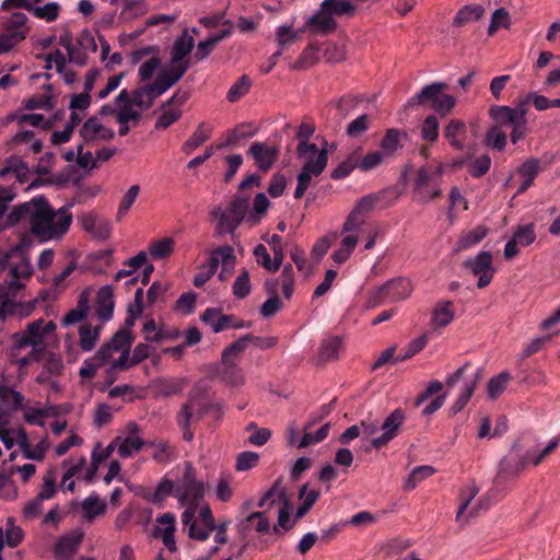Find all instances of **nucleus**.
Returning a JSON list of instances; mask_svg holds the SVG:
<instances>
[{
	"mask_svg": "<svg viewBox=\"0 0 560 560\" xmlns=\"http://www.w3.org/2000/svg\"><path fill=\"white\" fill-rule=\"evenodd\" d=\"M447 84L443 82H433L422 88L407 103L409 107L430 105L435 112L445 115L455 106V98L445 93Z\"/></svg>",
	"mask_w": 560,
	"mask_h": 560,
	"instance_id": "3",
	"label": "nucleus"
},
{
	"mask_svg": "<svg viewBox=\"0 0 560 560\" xmlns=\"http://www.w3.org/2000/svg\"><path fill=\"white\" fill-rule=\"evenodd\" d=\"M259 460V455L255 452L246 451L238 454L235 468L238 471H246L254 468Z\"/></svg>",
	"mask_w": 560,
	"mask_h": 560,
	"instance_id": "61",
	"label": "nucleus"
},
{
	"mask_svg": "<svg viewBox=\"0 0 560 560\" xmlns=\"http://www.w3.org/2000/svg\"><path fill=\"white\" fill-rule=\"evenodd\" d=\"M90 311V291L83 290L78 299L77 306L70 310L62 319L63 326H71L82 322Z\"/></svg>",
	"mask_w": 560,
	"mask_h": 560,
	"instance_id": "22",
	"label": "nucleus"
},
{
	"mask_svg": "<svg viewBox=\"0 0 560 560\" xmlns=\"http://www.w3.org/2000/svg\"><path fill=\"white\" fill-rule=\"evenodd\" d=\"M452 302L445 301L439 303L433 311L432 320L438 327H445L454 319Z\"/></svg>",
	"mask_w": 560,
	"mask_h": 560,
	"instance_id": "35",
	"label": "nucleus"
},
{
	"mask_svg": "<svg viewBox=\"0 0 560 560\" xmlns=\"http://www.w3.org/2000/svg\"><path fill=\"white\" fill-rule=\"evenodd\" d=\"M161 67V58L158 55L152 56L149 60L144 61L138 70L141 81L148 82L152 79L154 72Z\"/></svg>",
	"mask_w": 560,
	"mask_h": 560,
	"instance_id": "55",
	"label": "nucleus"
},
{
	"mask_svg": "<svg viewBox=\"0 0 560 560\" xmlns=\"http://www.w3.org/2000/svg\"><path fill=\"white\" fill-rule=\"evenodd\" d=\"M486 143L499 151L503 150L506 145V135L500 131L497 126L491 127L486 135Z\"/></svg>",
	"mask_w": 560,
	"mask_h": 560,
	"instance_id": "58",
	"label": "nucleus"
},
{
	"mask_svg": "<svg viewBox=\"0 0 560 560\" xmlns=\"http://www.w3.org/2000/svg\"><path fill=\"white\" fill-rule=\"evenodd\" d=\"M211 131L212 128L206 122L199 124L194 133L183 143V152L187 155L191 154L210 138Z\"/></svg>",
	"mask_w": 560,
	"mask_h": 560,
	"instance_id": "26",
	"label": "nucleus"
},
{
	"mask_svg": "<svg viewBox=\"0 0 560 560\" xmlns=\"http://www.w3.org/2000/svg\"><path fill=\"white\" fill-rule=\"evenodd\" d=\"M412 292V284L407 278H395L371 293L369 305L380 306L386 302H397L407 299Z\"/></svg>",
	"mask_w": 560,
	"mask_h": 560,
	"instance_id": "6",
	"label": "nucleus"
},
{
	"mask_svg": "<svg viewBox=\"0 0 560 560\" xmlns=\"http://www.w3.org/2000/svg\"><path fill=\"white\" fill-rule=\"evenodd\" d=\"M101 327L93 328L90 324H83L79 329L80 347L83 351H91L98 339Z\"/></svg>",
	"mask_w": 560,
	"mask_h": 560,
	"instance_id": "34",
	"label": "nucleus"
},
{
	"mask_svg": "<svg viewBox=\"0 0 560 560\" xmlns=\"http://www.w3.org/2000/svg\"><path fill=\"white\" fill-rule=\"evenodd\" d=\"M252 85L250 79L243 74L228 91L226 98L231 103L237 102L249 91Z\"/></svg>",
	"mask_w": 560,
	"mask_h": 560,
	"instance_id": "42",
	"label": "nucleus"
},
{
	"mask_svg": "<svg viewBox=\"0 0 560 560\" xmlns=\"http://www.w3.org/2000/svg\"><path fill=\"white\" fill-rule=\"evenodd\" d=\"M330 430V423L327 422L324 425H322L315 433L305 432L299 443V447H307L313 444H317L322 441H324Z\"/></svg>",
	"mask_w": 560,
	"mask_h": 560,
	"instance_id": "49",
	"label": "nucleus"
},
{
	"mask_svg": "<svg viewBox=\"0 0 560 560\" xmlns=\"http://www.w3.org/2000/svg\"><path fill=\"white\" fill-rule=\"evenodd\" d=\"M267 242L273 253V270H279L284 259L282 237L278 234H272Z\"/></svg>",
	"mask_w": 560,
	"mask_h": 560,
	"instance_id": "57",
	"label": "nucleus"
},
{
	"mask_svg": "<svg viewBox=\"0 0 560 560\" xmlns=\"http://www.w3.org/2000/svg\"><path fill=\"white\" fill-rule=\"evenodd\" d=\"M440 125L434 115H429L421 125L422 139L434 143L439 138Z\"/></svg>",
	"mask_w": 560,
	"mask_h": 560,
	"instance_id": "44",
	"label": "nucleus"
},
{
	"mask_svg": "<svg viewBox=\"0 0 560 560\" xmlns=\"http://www.w3.org/2000/svg\"><path fill=\"white\" fill-rule=\"evenodd\" d=\"M490 116L498 124L511 127L523 118L522 110H514L510 106H492L490 108Z\"/></svg>",
	"mask_w": 560,
	"mask_h": 560,
	"instance_id": "28",
	"label": "nucleus"
},
{
	"mask_svg": "<svg viewBox=\"0 0 560 560\" xmlns=\"http://www.w3.org/2000/svg\"><path fill=\"white\" fill-rule=\"evenodd\" d=\"M481 378V369H478L475 373L474 380L467 382L463 392L459 394L458 398L455 400L453 406L451 407V411L456 415L462 411L465 406L468 404L469 399L475 393L476 385Z\"/></svg>",
	"mask_w": 560,
	"mask_h": 560,
	"instance_id": "30",
	"label": "nucleus"
},
{
	"mask_svg": "<svg viewBox=\"0 0 560 560\" xmlns=\"http://www.w3.org/2000/svg\"><path fill=\"white\" fill-rule=\"evenodd\" d=\"M194 45V38L189 36L187 32H184L182 36L177 37L174 42L171 54V63L189 62L185 58L188 54H190Z\"/></svg>",
	"mask_w": 560,
	"mask_h": 560,
	"instance_id": "24",
	"label": "nucleus"
},
{
	"mask_svg": "<svg viewBox=\"0 0 560 560\" xmlns=\"http://www.w3.org/2000/svg\"><path fill=\"white\" fill-rule=\"evenodd\" d=\"M247 155L252 156L259 171L268 172L279 155V149L265 142H253L247 150Z\"/></svg>",
	"mask_w": 560,
	"mask_h": 560,
	"instance_id": "10",
	"label": "nucleus"
},
{
	"mask_svg": "<svg viewBox=\"0 0 560 560\" xmlns=\"http://www.w3.org/2000/svg\"><path fill=\"white\" fill-rule=\"evenodd\" d=\"M114 294L109 285L102 287L96 295V315L102 322H108L114 313Z\"/></svg>",
	"mask_w": 560,
	"mask_h": 560,
	"instance_id": "20",
	"label": "nucleus"
},
{
	"mask_svg": "<svg viewBox=\"0 0 560 560\" xmlns=\"http://www.w3.org/2000/svg\"><path fill=\"white\" fill-rule=\"evenodd\" d=\"M220 262H222L223 270H229L234 267L235 255L233 247L221 246L215 248L209 257L206 272L212 277L217 272Z\"/></svg>",
	"mask_w": 560,
	"mask_h": 560,
	"instance_id": "14",
	"label": "nucleus"
},
{
	"mask_svg": "<svg viewBox=\"0 0 560 560\" xmlns=\"http://www.w3.org/2000/svg\"><path fill=\"white\" fill-rule=\"evenodd\" d=\"M200 319L218 334L229 329L232 322H235V316L222 314L220 308L209 307L200 315Z\"/></svg>",
	"mask_w": 560,
	"mask_h": 560,
	"instance_id": "18",
	"label": "nucleus"
},
{
	"mask_svg": "<svg viewBox=\"0 0 560 560\" xmlns=\"http://www.w3.org/2000/svg\"><path fill=\"white\" fill-rule=\"evenodd\" d=\"M491 166V159L488 154H483L475 159L468 166V173L474 178H479L483 176Z\"/></svg>",
	"mask_w": 560,
	"mask_h": 560,
	"instance_id": "53",
	"label": "nucleus"
},
{
	"mask_svg": "<svg viewBox=\"0 0 560 560\" xmlns=\"http://www.w3.org/2000/svg\"><path fill=\"white\" fill-rule=\"evenodd\" d=\"M32 10L37 19H43L46 22H54L58 19L60 5L57 2H48L44 7H36Z\"/></svg>",
	"mask_w": 560,
	"mask_h": 560,
	"instance_id": "51",
	"label": "nucleus"
},
{
	"mask_svg": "<svg viewBox=\"0 0 560 560\" xmlns=\"http://www.w3.org/2000/svg\"><path fill=\"white\" fill-rule=\"evenodd\" d=\"M319 51V46L316 44H308L302 51L295 67L296 68H306L314 65L317 60V54Z\"/></svg>",
	"mask_w": 560,
	"mask_h": 560,
	"instance_id": "59",
	"label": "nucleus"
},
{
	"mask_svg": "<svg viewBox=\"0 0 560 560\" xmlns=\"http://www.w3.org/2000/svg\"><path fill=\"white\" fill-rule=\"evenodd\" d=\"M442 172V165L438 166L434 171L425 166L417 171L412 190L413 199L417 202L428 203L442 196V190L440 189Z\"/></svg>",
	"mask_w": 560,
	"mask_h": 560,
	"instance_id": "5",
	"label": "nucleus"
},
{
	"mask_svg": "<svg viewBox=\"0 0 560 560\" xmlns=\"http://www.w3.org/2000/svg\"><path fill=\"white\" fill-rule=\"evenodd\" d=\"M83 537L84 533L80 528L62 535L57 540L55 547V558H72L77 550L80 548Z\"/></svg>",
	"mask_w": 560,
	"mask_h": 560,
	"instance_id": "13",
	"label": "nucleus"
},
{
	"mask_svg": "<svg viewBox=\"0 0 560 560\" xmlns=\"http://www.w3.org/2000/svg\"><path fill=\"white\" fill-rule=\"evenodd\" d=\"M511 375L508 372H502L492 377L488 383V395L491 399L498 398L506 388Z\"/></svg>",
	"mask_w": 560,
	"mask_h": 560,
	"instance_id": "45",
	"label": "nucleus"
},
{
	"mask_svg": "<svg viewBox=\"0 0 560 560\" xmlns=\"http://www.w3.org/2000/svg\"><path fill=\"white\" fill-rule=\"evenodd\" d=\"M266 290L271 296L264 302L260 308V313L264 317H272L281 308L282 303L278 296L277 289L271 284L270 281L266 282Z\"/></svg>",
	"mask_w": 560,
	"mask_h": 560,
	"instance_id": "33",
	"label": "nucleus"
},
{
	"mask_svg": "<svg viewBox=\"0 0 560 560\" xmlns=\"http://www.w3.org/2000/svg\"><path fill=\"white\" fill-rule=\"evenodd\" d=\"M304 159L305 163L298 175V182L310 186L312 176H319L324 172L328 162V150L324 148L316 156L308 155Z\"/></svg>",
	"mask_w": 560,
	"mask_h": 560,
	"instance_id": "12",
	"label": "nucleus"
},
{
	"mask_svg": "<svg viewBox=\"0 0 560 560\" xmlns=\"http://www.w3.org/2000/svg\"><path fill=\"white\" fill-rule=\"evenodd\" d=\"M512 238L520 246H529L530 244H533L536 240V232H535L534 223L518 225L515 229Z\"/></svg>",
	"mask_w": 560,
	"mask_h": 560,
	"instance_id": "43",
	"label": "nucleus"
},
{
	"mask_svg": "<svg viewBox=\"0 0 560 560\" xmlns=\"http://www.w3.org/2000/svg\"><path fill=\"white\" fill-rule=\"evenodd\" d=\"M71 205L57 211L44 196H36L27 202L15 206L8 215L11 225L28 220L30 233L39 243L58 241L65 236L72 223Z\"/></svg>",
	"mask_w": 560,
	"mask_h": 560,
	"instance_id": "1",
	"label": "nucleus"
},
{
	"mask_svg": "<svg viewBox=\"0 0 560 560\" xmlns=\"http://www.w3.org/2000/svg\"><path fill=\"white\" fill-rule=\"evenodd\" d=\"M407 137V133L398 129H388L381 141V148L386 154H393L402 147L401 140Z\"/></svg>",
	"mask_w": 560,
	"mask_h": 560,
	"instance_id": "31",
	"label": "nucleus"
},
{
	"mask_svg": "<svg viewBox=\"0 0 560 560\" xmlns=\"http://www.w3.org/2000/svg\"><path fill=\"white\" fill-rule=\"evenodd\" d=\"M232 290L233 294L237 299H244L250 293L252 285L249 280V273L246 269H243L241 273L237 276L233 283Z\"/></svg>",
	"mask_w": 560,
	"mask_h": 560,
	"instance_id": "48",
	"label": "nucleus"
},
{
	"mask_svg": "<svg viewBox=\"0 0 560 560\" xmlns=\"http://www.w3.org/2000/svg\"><path fill=\"white\" fill-rule=\"evenodd\" d=\"M165 93V90H162V86L159 84L156 80L151 83H147L143 85V95H144V104L145 109H149L153 102L161 95Z\"/></svg>",
	"mask_w": 560,
	"mask_h": 560,
	"instance_id": "62",
	"label": "nucleus"
},
{
	"mask_svg": "<svg viewBox=\"0 0 560 560\" xmlns=\"http://www.w3.org/2000/svg\"><path fill=\"white\" fill-rule=\"evenodd\" d=\"M434 472L435 469L430 465L415 467L405 482V488L407 490L415 489L418 483L432 476Z\"/></svg>",
	"mask_w": 560,
	"mask_h": 560,
	"instance_id": "38",
	"label": "nucleus"
},
{
	"mask_svg": "<svg viewBox=\"0 0 560 560\" xmlns=\"http://www.w3.org/2000/svg\"><path fill=\"white\" fill-rule=\"evenodd\" d=\"M485 13V9L479 4H467L460 8L453 19L454 26H463L470 22L478 21Z\"/></svg>",
	"mask_w": 560,
	"mask_h": 560,
	"instance_id": "29",
	"label": "nucleus"
},
{
	"mask_svg": "<svg viewBox=\"0 0 560 560\" xmlns=\"http://www.w3.org/2000/svg\"><path fill=\"white\" fill-rule=\"evenodd\" d=\"M189 62L171 63L160 71L155 78L162 90L168 91L175 85L187 72Z\"/></svg>",
	"mask_w": 560,
	"mask_h": 560,
	"instance_id": "16",
	"label": "nucleus"
},
{
	"mask_svg": "<svg viewBox=\"0 0 560 560\" xmlns=\"http://www.w3.org/2000/svg\"><path fill=\"white\" fill-rule=\"evenodd\" d=\"M115 103L117 106H120L121 104H129L145 110L143 85L135 89L131 95L126 89L121 90L115 97Z\"/></svg>",
	"mask_w": 560,
	"mask_h": 560,
	"instance_id": "32",
	"label": "nucleus"
},
{
	"mask_svg": "<svg viewBox=\"0 0 560 560\" xmlns=\"http://www.w3.org/2000/svg\"><path fill=\"white\" fill-rule=\"evenodd\" d=\"M370 128V118L363 114L352 120L347 127V135L351 138H357Z\"/></svg>",
	"mask_w": 560,
	"mask_h": 560,
	"instance_id": "60",
	"label": "nucleus"
},
{
	"mask_svg": "<svg viewBox=\"0 0 560 560\" xmlns=\"http://www.w3.org/2000/svg\"><path fill=\"white\" fill-rule=\"evenodd\" d=\"M132 341L133 336L131 332L127 329H120L112 337L107 343L115 351H124V349H130Z\"/></svg>",
	"mask_w": 560,
	"mask_h": 560,
	"instance_id": "50",
	"label": "nucleus"
},
{
	"mask_svg": "<svg viewBox=\"0 0 560 560\" xmlns=\"http://www.w3.org/2000/svg\"><path fill=\"white\" fill-rule=\"evenodd\" d=\"M249 207V196L237 195L228 206V215H222V224L226 225L229 233H233L243 222Z\"/></svg>",
	"mask_w": 560,
	"mask_h": 560,
	"instance_id": "9",
	"label": "nucleus"
},
{
	"mask_svg": "<svg viewBox=\"0 0 560 560\" xmlns=\"http://www.w3.org/2000/svg\"><path fill=\"white\" fill-rule=\"evenodd\" d=\"M176 497H178L182 504L197 506L203 498V483L196 480L190 466L185 469L182 485L176 487Z\"/></svg>",
	"mask_w": 560,
	"mask_h": 560,
	"instance_id": "7",
	"label": "nucleus"
},
{
	"mask_svg": "<svg viewBox=\"0 0 560 560\" xmlns=\"http://www.w3.org/2000/svg\"><path fill=\"white\" fill-rule=\"evenodd\" d=\"M404 420V411L400 408L395 409L382 423L381 429L383 430V434L372 440V446L378 450L395 439Z\"/></svg>",
	"mask_w": 560,
	"mask_h": 560,
	"instance_id": "11",
	"label": "nucleus"
},
{
	"mask_svg": "<svg viewBox=\"0 0 560 560\" xmlns=\"http://www.w3.org/2000/svg\"><path fill=\"white\" fill-rule=\"evenodd\" d=\"M259 337H255L252 334L242 336L240 339L228 346L222 352V363L226 370H234L235 363L232 358L240 355L245 351L250 341H255V345H259Z\"/></svg>",
	"mask_w": 560,
	"mask_h": 560,
	"instance_id": "17",
	"label": "nucleus"
},
{
	"mask_svg": "<svg viewBox=\"0 0 560 560\" xmlns=\"http://www.w3.org/2000/svg\"><path fill=\"white\" fill-rule=\"evenodd\" d=\"M139 191H140V186L139 185H132L127 190V192L124 195V197H122V199H121V201L119 203V207H118V211H117L118 219H120L124 215H126V213L129 211V209L131 208V206L136 201V199H137V197L139 195Z\"/></svg>",
	"mask_w": 560,
	"mask_h": 560,
	"instance_id": "56",
	"label": "nucleus"
},
{
	"mask_svg": "<svg viewBox=\"0 0 560 560\" xmlns=\"http://www.w3.org/2000/svg\"><path fill=\"white\" fill-rule=\"evenodd\" d=\"M378 200H380L378 195H375V194L366 195V196L362 197L361 199H359V201L357 202V205L354 206V208L352 210H354L357 213H359L361 215H364V218H365L366 214L374 209V207Z\"/></svg>",
	"mask_w": 560,
	"mask_h": 560,
	"instance_id": "63",
	"label": "nucleus"
},
{
	"mask_svg": "<svg viewBox=\"0 0 560 560\" xmlns=\"http://www.w3.org/2000/svg\"><path fill=\"white\" fill-rule=\"evenodd\" d=\"M102 129V124L97 117L88 118L80 129V137L84 142L90 143L96 141Z\"/></svg>",
	"mask_w": 560,
	"mask_h": 560,
	"instance_id": "40",
	"label": "nucleus"
},
{
	"mask_svg": "<svg viewBox=\"0 0 560 560\" xmlns=\"http://www.w3.org/2000/svg\"><path fill=\"white\" fill-rule=\"evenodd\" d=\"M315 126L311 122H302L298 130V138L300 143L296 149L299 158H306L308 155L316 156L320 151L315 143H310L308 139L314 133Z\"/></svg>",
	"mask_w": 560,
	"mask_h": 560,
	"instance_id": "19",
	"label": "nucleus"
},
{
	"mask_svg": "<svg viewBox=\"0 0 560 560\" xmlns=\"http://www.w3.org/2000/svg\"><path fill=\"white\" fill-rule=\"evenodd\" d=\"M472 275L478 277L477 287L486 288L492 280L494 269L492 267V254L490 252H480L475 258H469L464 262Z\"/></svg>",
	"mask_w": 560,
	"mask_h": 560,
	"instance_id": "8",
	"label": "nucleus"
},
{
	"mask_svg": "<svg viewBox=\"0 0 560 560\" xmlns=\"http://www.w3.org/2000/svg\"><path fill=\"white\" fill-rule=\"evenodd\" d=\"M488 234V229L486 226L479 225L471 231L465 233L459 242L458 246L460 249H468L479 242H481Z\"/></svg>",
	"mask_w": 560,
	"mask_h": 560,
	"instance_id": "39",
	"label": "nucleus"
},
{
	"mask_svg": "<svg viewBox=\"0 0 560 560\" xmlns=\"http://www.w3.org/2000/svg\"><path fill=\"white\" fill-rule=\"evenodd\" d=\"M128 428L130 435L118 445V454L124 458L131 456L135 452H139L145 444L141 438L135 435L139 432L137 423L131 422L128 424Z\"/></svg>",
	"mask_w": 560,
	"mask_h": 560,
	"instance_id": "23",
	"label": "nucleus"
},
{
	"mask_svg": "<svg viewBox=\"0 0 560 560\" xmlns=\"http://www.w3.org/2000/svg\"><path fill=\"white\" fill-rule=\"evenodd\" d=\"M340 347L341 339L339 337H332L324 340L319 349L320 359L324 361L337 359Z\"/></svg>",
	"mask_w": 560,
	"mask_h": 560,
	"instance_id": "46",
	"label": "nucleus"
},
{
	"mask_svg": "<svg viewBox=\"0 0 560 560\" xmlns=\"http://www.w3.org/2000/svg\"><path fill=\"white\" fill-rule=\"evenodd\" d=\"M28 18L22 12H14L0 20V54H7L25 39L30 27Z\"/></svg>",
	"mask_w": 560,
	"mask_h": 560,
	"instance_id": "4",
	"label": "nucleus"
},
{
	"mask_svg": "<svg viewBox=\"0 0 560 560\" xmlns=\"http://www.w3.org/2000/svg\"><path fill=\"white\" fill-rule=\"evenodd\" d=\"M357 7L348 0H324L319 9L311 15L303 31H308L312 35H328L336 31L338 16H353Z\"/></svg>",
	"mask_w": 560,
	"mask_h": 560,
	"instance_id": "2",
	"label": "nucleus"
},
{
	"mask_svg": "<svg viewBox=\"0 0 560 560\" xmlns=\"http://www.w3.org/2000/svg\"><path fill=\"white\" fill-rule=\"evenodd\" d=\"M255 133V129L247 130L244 125L237 126L228 135L225 144L230 147L236 145L241 140L252 138Z\"/></svg>",
	"mask_w": 560,
	"mask_h": 560,
	"instance_id": "64",
	"label": "nucleus"
},
{
	"mask_svg": "<svg viewBox=\"0 0 560 560\" xmlns=\"http://www.w3.org/2000/svg\"><path fill=\"white\" fill-rule=\"evenodd\" d=\"M174 490L176 491L174 482L172 480L164 478L161 480V482L158 485L156 489L148 498V500L153 504H161L166 497L171 495L174 492Z\"/></svg>",
	"mask_w": 560,
	"mask_h": 560,
	"instance_id": "47",
	"label": "nucleus"
},
{
	"mask_svg": "<svg viewBox=\"0 0 560 560\" xmlns=\"http://www.w3.org/2000/svg\"><path fill=\"white\" fill-rule=\"evenodd\" d=\"M81 508L84 520L92 522L96 516L103 515L107 506L106 503L100 499L98 494L91 493L82 501Z\"/></svg>",
	"mask_w": 560,
	"mask_h": 560,
	"instance_id": "27",
	"label": "nucleus"
},
{
	"mask_svg": "<svg viewBox=\"0 0 560 560\" xmlns=\"http://www.w3.org/2000/svg\"><path fill=\"white\" fill-rule=\"evenodd\" d=\"M303 27L298 30L296 32L292 31L291 26L281 25L276 31L277 43L279 45V49H283L295 43L299 39L301 33H304Z\"/></svg>",
	"mask_w": 560,
	"mask_h": 560,
	"instance_id": "41",
	"label": "nucleus"
},
{
	"mask_svg": "<svg viewBox=\"0 0 560 560\" xmlns=\"http://www.w3.org/2000/svg\"><path fill=\"white\" fill-rule=\"evenodd\" d=\"M359 155L358 152H353L346 160L338 164L330 173V177L335 180L346 178L351 172L358 167Z\"/></svg>",
	"mask_w": 560,
	"mask_h": 560,
	"instance_id": "36",
	"label": "nucleus"
},
{
	"mask_svg": "<svg viewBox=\"0 0 560 560\" xmlns=\"http://www.w3.org/2000/svg\"><path fill=\"white\" fill-rule=\"evenodd\" d=\"M174 252V240L164 237L153 242L149 247V253L153 259H164Z\"/></svg>",
	"mask_w": 560,
	"mask_h": 560,
	"instance_id": "37",
	"label": "nucleus"
},
{
	"mask_svg": "<svg viewBox=\"0 0 560 560\" xmlns=\"http://www.w3.org/2000/svg\"><path fill=\"white\" fill-rule=\"evenodd\" d=\"M14 295L8 294L5 288L0 285V318L5 319L9 315L16 312V303L13 300Z\"/></svg>",
	"mask_w": 560,
	"mask_h": 560,
	"instance_id": "54",
	"label": "nucleus"
},
{
	"mask_svg": "<svg viewBox=\"0 0 560 560\" xmlns=\"http://www.w3.org/2000/svg\"><path fill=\"white\" fill-rule=\"evenodd\" d=\"M192 408L194 401L192 398H188V401L184 404L179 411L176 415L177 424L183 431V439L187 442L192 441L194 433L191 431L192 423Z\"/></svg>",
	"mask_w": 560,
	"mask_h": 560,
	"instance_id": "25",
	"label": "nucleus"
},
{
	"mask_svg": "<svg viewBox=\"0 0 560 560\" xmlns=\"http://www.w3.org/2000/svg\"><path fill=\"white\" fill-rule=\"evenodd\" d=\"M443 136L448 144L458 151L464 150L467 137V126L460 119H451L443 129Z\"/></svg>",
	"mask_w": 560,
	"mask_h": 560,
	"instance_id": "15",
	"label": "nucleus"
},
{
	"mask_svg": "<svg viewBox=\"0 0 560 560\" xmlns=\"http://www.w3.org/2000/svg\"><path fill=\"white\" fill-rule=\"evenodd\" d=\"M44 319H37L30 323L21 337L16 340L18 347L26 346L38 347L43 343L45 331H43Z\"/></svg>",
	"mask_w": 560,
	"mask_h": 560,
	"instance_id": "21",
	"label": "nucleus"
},
{
	"mask_svg": "<svg viewBox=\"0 0 560 560\" xmlns=\"http://www.w3.org/2000/svg\"><path fill=\"white\" fill-rule=\"evenodd\" d=\"M479 489L475 485L467 486L465 489L462 490L459 495V506L457 511L456 518L457 521H460L464 516L465 511L471 503V501L475 499V497L478 494Z\"/></svg>",
	"mask_w": 560,
	"mask_h": 560,
	"instance_id": "52",
	"label": "nucleus"
}]
</instances>
